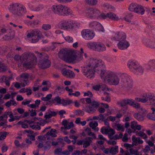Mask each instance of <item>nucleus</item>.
<instances>
[{
    "mask_svg": "<svg viewBox=\"0 0 155 155\" xmlns=\"http://www.w3.org/2000/svg\"><path fill=\"white\" fill-rule=\"evenodd\" d=\"M22 58H37L33 53L30 52H25L22 55ZM14 58H21V56L15 55Z\"/></svg>",
    "mask_w": 155,
    "mask_h": 155,
    "instance_id": "nucleus-22",
    "label": "nucleus"
},
{
    "mask_svg": "<svg viewBox=\"0 0 155 155\" xmlns=\"http://www.w3.org/2000/svg\"><path fill=\"white\" fill-rule=\"evenodd\" d=\"M106 116V114H104V115L102 114H100L98 116H95L93 117L94 119H99L102 121H104V124L106 125H107V119L105 118V116Z\"/></svg>",
    "mask_w": 155,
    "mask_h": 155,
    "instance_id": "nucleus-34",
    "label": "nucleus"
},
{
    "mask_svg": "<svg viewBox=\"0 0 155 155\" xmlns=\"http://www.w3.org/2000/svg\"><path fill=\"white\" fill-rule=\"evenodd\" d=\"M8 133L6 131L0 132V140L5 139Z\"/></svg>",
    "mask_w": 155,
    "mask_h": 155,
    "instance_id": "nucleus-48",
    "label": "nucleus"
},
{
    "mask_svg": "<svg viewBox=\"0 0 155 155\" xmlns=\"http://www.w3.org/2000/svg\"><path fill=\"white\" fill-rule=\"evenodd\" d=\"M127 66L130 71L136 75H141L144 73V68L135 60L131 59L128 61Z\"/></svg>",
    "mask_w": 155,
    "mask_h": 155,
    "instance_id": "nucleus-2",
    "label": "nucleus"
},
{
    "mask_svg": "<svg viewBox=\"0 0 155 155\" xmlns=\"http://www.w3.org/2000/svg\"><path fill=\"white\" fill-rule=\"evenodd\" d=\"M148 101L150 104H154L155 103V96L150 94Z\"/></svg>",
    "mask_w": 155,
    "mask_h": 155,
    "instance_id": "nucleus-46",
    "label": "nucleus"
},
{
    "mask_svg": "<svg viewBox=\"0 0 155 155\" xmlns=\"http://www.w3.org/2000/svg\"><path fill=\"white\" fill-rule=\"evenodd\" d=\"M145 70L148 72L155 73V59L150 60L147 64H144Z\"/></svg>",
    "mask_w": 155,
    "mask_h": 155,
    "instance_id": "nucleus-15",
    "label": "nucleus"
},
{
    "mask_svg": "<svg viewBox=\"0 0 155 155\" xmlns=\"http://www.w3.org/2000/svg\"><path fill=\"white\" fill-rule=\"evenodd\" d=\"M61 99L58 96H56L54 98H52L51 100V102L53 104L56 103L60 104Z\"/></svg>",
    "mask_w": 155,
    "mask_h": 155,
    "instance_id": "nucleus-37",
    "label": "nucleus"
},
{
    "mask_svg": "<svg viewBox=\"0 0 155 155\" xmlns=\"http://www.w3.org/2000/svg\"><path fill=\"white\" fill-rule=\"evenodd\" d=\"M107 18L114 21H117L119 19L118 17L115 14L112 12L107 13Z\"/></svg>",
    "mask_w": 155,
    "mask_h": 155,
    "instance_id": "nucleus-31",
    "label": "nucleus"
},
{
    "mask_svg": "<svg viewBox=\"0 0 155 155\" xmlns=\"http://www.w3.org/2000/svg\"><path fill=\"white\" fill-rule=\"evenodd\" d=\"M132 140L133 141V144L136 146L143 143V141L141 140L140 137H136L134 135L132 136Z\"/></svg>",
    "mask_w": 155,
    "mask_h": 155,
    "instance_id": "nucleus-27",
    "label": "nucleus"
},
{
    "mask_svg": "<svg viewBox=\"0 0 155 155\" xmlns=\"http://www.w3.org/2000/svg\"><path fill=\"white\" fill-rule=\"evenodd\" d=\"M121 80L120 85L124 90L129 91L131 89L133 86V80L129 75L124 73H120Z\"/></svg>",
    "mask_w": 155,
    "mask_h": 155,
    "instance_id": "nucleus-5",
    "label": "nucleus"
},
{
    "mask_svg": "<svg viewBox=\"0 0 155 155\" xmlns=\"http://www.w3.org/2000/svg\"><path fill=\"white\" fill-rule=\"evenodd\" d=\"M7 69V67L3 64L0 62V72L5 71Z\"/></svg>",
    "mask_w": 155,
    "mask_h": 155,
    "instance_id": "nucleus-56",
    "label": "nucleus"
},
{
    "mask_svg": "<svg viewBox=\"0 0 155 155\" xmlns=\"http://www.w3.org/2000/svg\"><path fill=\"white\" fill-rule=\"evenodd\" d=\"M14 143L15 145L17 147H24L26 144L24 143H23L22 144H20L18 140H16L14 142Z\"/></svg>",
    "mask_w": 155,
    "mask_h": 155,
    "instance_id": "nucleus-55",
    "label": "nucleus"
},
{
    "mask_svg": "<svg viewBox=\"0 0 155 155\" xmlns=\"http://www.w3.org/2000/svg\"><path fill=\"white\" fill-rule=\"evenodd\" d=\"M61 72L64 76L68 78H73L75 76L74 72L69 69L63 68L61 70Z\"/></svg>",
    "mask_w": 155,
    "mask_h": 155,
    "instance_id": "nucleus-20",
    "label": "nucleus"
},
{
    "mask_svg": "<svg viewBox=\"0 0 155 155\" xmlns=\"http://www.w3.org/2000/svg\"><path fill=\"white\" fill-rule=\"evenodd\" d=\"M38 65L40 68L42 69H45L50 66L51 62L48 59H41L39 61Z\"/></svg>",
    "mask_w": 155,
    "mask_h": 155,
    "instance_id": "nucleus-19",
    "label": "nucleus"
},
{
    "mask_svg": "<svg viewBox=\"0 0 155 155\" xmlns=\"http://www.w3.org/2000/svg\"><path fill=\"white\" fill-rule=\"evenodd\" d=\"M43 6L42 5H40L34 8L32 10L35 12H39L43 9Z\"/></svg>",
    "mask_w": 155,
    "mask_h": 155,
    "instance_id": "nucleus-53",
    "label": "nucleus"
},
{
    "mask_svg": "<svg viewBox=\"0 0 155 155\" xmlns=\"http://www.w3.org/2000/svg\"><path fill=\"white\" fill-rule=\"evenodd\" d=\"M51 25L48 24H44L42 26V28L45 30H47L51 28Z\"/></svg>",
    "mask_w": 155,
    "mask_h": 155,
    "instance_id": "nucleus-61",
    "label": "nucleus"
},
{
    "mask_svg": "<svg viewBox=\"0 0 155 155\" xmlns=\"http://www.w3.org/2000/svg\"><path fill=\"white\" fill-rule=\"evenodd\" d=\"M51 9L53 14L60 16H68L72 13V11L68 7L61 4L53 5Z\"/></svg>",
    "mask_w": 155,
    "mask_h": 155,
    "instance_id": "nucleus-3",
    "label": "nucleus"
},
{
    "mask_svg": "<svg viewBox=\"0 0 155 155\" xmlns=\"http://www.w3.org/2000/svg\"><path fill=\"white\" fill-rule=\"evenodd\" d=\"M103 64L104 62L100 59H89L84 66L81 67L82 73L88 78H93L94 77L95 69Z\"/></svg>",
    "mask_w": 155,
    "mask_h": 155,
    "instance_id": "nucleus-1",
    "label": "nucleus"
},
{
    "mask_svg": "<svg viewBox=\"0 0 155 155\" xmlns=\"http://www.w3.org/2000/svg\"><path fill=\"white\" fill-rule=\"evenodd\" d=\"M93 139H94L92 137H87L82 140H79L77 142V144L79 145L83 144V147L84 148H86L90 145Z\"/></svg>",
    "mask_w": 155,
    "mask_h": 155,
    "instance_id": "nucleus-17",
    "label": "nucleus"
},
{
    "mask_svg": "<svg viewBox=\"0 0 155 155\" xmlns=\"http://www.w3.org/2000/svg\"><path fill=\"white\" fill-rule=\"evenodd\" d=\"M85 131L89 136H93L92 137L94 138V139H96V136L94 133L91 132V129L89 127L86 128L85 129Z\"/></svg>",
    "mask_w": 155,
    "mask_h": 155,
    "instance_id": "nucleus-36",
    "label": "nucleus"
},
{
    "mask_svg": "<svg viewBox=\"0 0 155 155\" xmlns=\"http://www.w3.org/2000/svg\"><path fill=\"white\" fill-rule=\"evenodd\" d=\"M87 46L89 49L98 52H102L106 49L105 45L99 42L90 41L87 44Z\"/></svg>",
    "mask_w": 155,
    "mask_h": 155,
    "instance_id": "nucleus-9",
    "label": "nucleus"
},
{
    "mask_svg": "<svg viewBox=\"0 0 155 155\" xmlns=\"http://www.w3.org/2000/svg\"><path fill=\"white\" fill-rule=\"evenodd\" d=\"M72 102V101L70 100H66L64 99L61 100L60 104H62L63 106H65L68 105L70 104Z\"/></svg>",
    "mask_w": 155,
    "mask_h": 155,
    "instance_id": "nucleus-43",
    "label": "nucleus"
},
{
    "mask_svg": "<svg viewBox=\"0 0 155 155\" xmlns=\"http://www.w3.org/2000/svg\"><path fill=\"white\" fill-rule=\"evenodd\" d=\"M149 94H142V97L141 98L142 100H144L143 101L144 102H142L143 103L148 102L149 99Z\"/></svg>",
    "mask_w": 155,
    "mask_h": 155,
    "instance_id": "nucleus-42",
    "label": "nucleus"
},
{
    "mask_svg": "<svg viewBox=\"0 0 155 155\" xmlns=\"http://www.w3.org/2000/svg\"><path fill=\"white\" fill-rule=\"evenodd\" d=\"M126 35L125 33L118 32L112 39L119 41V42L117 44L118 48L120 50H124L126 49L130 45L129 42L126 40Z\"/></svg>",
    "mask_w": 155,
    "mask_h": 155,
    "instance_id": "nucleus-4",
    "label": "nucleus"
},
{
    "mask_svg": "<svg viewBox=\"0 0 155 155\" xmlns=\"http://www.w3.org/2000/svg\"><path fill=\"white\" fill-rule=\"evenodd\" d=\"M109 151L110 153L112 154H115L118 152V147L116 146L115 147H112L110 150L107 148V154H108Z\"/></svg>",
    "mask_w": 155,
    "mask_h": 155,
    "instance_id": "nucleus-33",
    "label": "nucleus"
},
{
    "mask_svg": "<svg viewBox=\"0 0 155 155\" xmlns=\"http://www.w3.org/2000/svg\"><path fill=\"white\" fill-rule=\"evenodd\" d=\"M51 141L48 140L47 141L44 146V149L45 150H49L51 146Z\"/></svg>",
    "mask_w": 155,
    "mask_h": 155,
    "instance_id": "nucleus-44",
    "label": "nucleus"
},
{
    "mask_svg": "<svg viewBox=\"0 0 155 155\" xmlns=\"http://www.w3.org/2000/svg\"><path fill=\"white\" fill-rule=\"evenodd\" d=\"M64 61L71 64L81 63L82 60L81 59H62Z\"/></svg>",
    "mask_w": 155,
    "mask_h": 155,
    "instance_id": "nucleus-24",
    "label": "nucleus"
},
{
    "mask_svg": "<svg viewBox=\"0 0 155 155\" xmlns=\"http://www.w3.org/2000/svg\"><path fill=\"white\" fill-rule=\"evenodd\" d=\"M62 123L63 125L66 129H70L74 126V124L72 122L68 123L67 120H63Z\"/></svg>",
    "mask_w": 155,
    "mask_h": 155,
    "instance_id": "nucleus-29",
    "label": "nucleus"
},
{
    "mask_svg": "<svg viewBox=\"0 0 155 155\" xmlns=\"http://www.w3.org/2000/svg\"><path fill=\"white\" fill-rule=\"evenodd\" d=\"M98 125L97 122H91L90 124V126L95 131H98L99 130V129L98 127H96Z\"/></svg>",
    "mask_w": 155,
    "mask_h": 155,
    "instance_id": "nucleus-38",
    "label": "nucleus"
},
{
    "mask_svg": "<svg viewBox=\"0 0 155 155\" xmlns=\"http://www.w3.org/2000/svg\"><path fill=\"white\" fill-rule=\"evenodd\" d=\"M52 96L51 94H48L45 97H41V99L44 101H47L51 98Z\"/></svg>",
    "mask_w": 155,
    "mask_h": 155,
    "instance_id": "nucleus-54",
    "label": "nucleus"
},
{
    "mask_svg": "<svg viewBox=\"0 0 155 155\" xmlns=\"http://www.w3.org/2000/svg\"><path fill=\"white\" fill-rule=\"evenodd\" d=\"M62 149L59 148L55 149L54 151L55 154L58 155H62Z\"/></svg>",
    "mask_w": 155,
    "mask_h": 155,
    "instance_id": "nucleus-59",
    "label": "nucleus"
},
{
    "mask_svg": "<svg viewBox=\"0 0 155 155\" xmlns=\"http://www.w3.org/2000/svg\"><path fill=\"white\" fill-rule=\"evenodd\" d=\"M81 51H78V52L80 53L79 54L78 53V56H80V57H78V58H82L83 55L85 58H87V55L86 53H84L83 50L82 48H81Z\"/></svg>",
    "mask_w": 155,
    "mask_h": 155,
    "instance_id": "nucleus-47",
    "label": "nucleus"
},
{
    "mask_svg": "<svg viewBox=\"0 0 155 155\" xmlns=\"http://www.w3.org/2000/svg\"><path fill=\"white\" fill-rule=\"evenodd\" d=\"M12 35L11 34L9 35H5V36L4 37H3V38L5 40H8L10 39L11 38L12 36H14V31H12Z\"/></svg>",
    "mask_w": 155,
    "mask_h": 155,
    "instance_id": "nucleus-62",
    "label": "nucleus"
},
{
    "mask_svg": "<svg viewBox=\"0 0 155 155\" xmlns=\"http://www.w3.org/2000/svg\"><path fill=\"white\" fill-rule=\"evenodd\" d=\"M28 122L30 124V127L32 129L36 130H39L41 129L40 124L39 122L34 123L32 124V121L31 120H28Z\"/></svg>",
    "mask_w": 155,
    "mask_h": 155,
    "instance_id": "nucleus-28",
    "label": "nucleus"
},
{
    "mask_svg": "<svg viewBox=\"0 0 155 155\" xmlns=\"http://www.w3.org/2000/svg\"><path fill=\"white\" fill-rule=\"evenodd\" d=\"M99 105L98 102L94 101L91 103L90 105L86 106L84 108V110L88 113H92L96 110Z\"/></svg>",
    "mask_w": 155,
    "mask_h": 155,
    "instance_id": "nucleus-18",
    "label": "nucleus"
},
{
    "mask_svg": "<svg viewBox=\"0 0 155 155\" xmlns=\"http://www.w3.org/2000/svg\"><path fill=\"white\" fill-rule=\"evenodd\" d=\"M120 73H116L111 71H107V83L110 85L116 86L120 83L119 77L121 78L119 75Z\"/></svg>",
    "mask_w": 155,
    "mask_h": 155,
    "instance_id": "nucleus-8",
    "label": "nucleus"
},
{
    "mask_svg": "<svg viewBox=\"0 0 155 155\" xmlns=\"http://www.w3.org/2000/svg\"><path fill=\"white\" fill-rule=\"evenodd\" d=\"M135 11V13L141 15H143L145 12V10L142 6L140 5H137L136 7Z\"/></svg>",
    "mask_w": 155,
    "mask_h": 155,
    "instance_id": "nucleus-32",
    "label": "nucleus"
},
{
    "mask_svg": "<svg viewBox=\"0 0 155 155\" xmlns=\"http://www.w3.org/2000/svg\"><path fill=\"white\" fill-rule=\"evenodd\" d=\"M7 114H8L10 118L8 119V121L10 122L13 121L15 120V119L14 118L13 114L12 112L11 111L7 112Z\"/></svg>",
    "mask_w": 155,
    "mask_h": 155,
    "instance_id": "nucleus-51",
    "label": "nucleus"
},
{
    "mask_svg": "<svg viewBox=\"0 0 155 155\" xmlns=\"http://www.w3.org/2000/svg\"><path fill=\"white\" fill-rule=\"evenodd\" d=\"M56 131V130L55 129H51L50 131H48L45 135L46 138L48 140H49L50 138V137H56L57 136Z\"/></svg>",
    "mask_w": 155,
    "mask_h": 155,
    "instance_id": "nucleus-25",
    "label": "nucleus"
},
{
    "mask_svg": "<svg viewBox=\"0 0 155 155\" xmlns=\"http://www.w3.org/2000/svg\"><path fill=\"white\" fill-rule=\"evenodd\" d=\"M15 101L14 100H11L5 104V105L7 107H9L12 105L15 106L16 105Z\"/></svg>",
    "mask_w": 155,
    "mask_h": 155,
    "instance_id": "nucleus-41",
    "label": "nucleus"
},
{
    "mask_svg": "<svg viewBox=\"0 0 155 155\" xmlns=\"http://www.w3.org/2000/svg\"><path fill=\"white\" fill-rule=\"evenodd\" d=\"M100 89L102 93L104 94H107L106 86L105 84L101 85Z\"/></svg>",
    "mask_w": 155,
    "mask_h": 155,
    "instance_id": "nucleus-50",
    "label": "nucleus"
},
{
    "mask_svg": "<svg viewBox=\"0 0 155 155\" xmlns=\"http://www.w3.org/2000/svg\"><path fill=\"white\" fill-rule=\"evenodd\" d=\"M143 43L147 46L152 48H155V44L154 42L149 40H145L143 41Z\"/></svg>",
    "mask_w": 155,
    "mask_h": 155,
    "instance_id": "nucleus-30",
    "label": "nucleus"
},
{
    "mask_svg": "<svg viewBox=\"0 0 155 155\" xmlns=\"http://www.w3.org/2000/svg\"><path fill=\"white\" fill-rule=\"evenodd\" d=\"M41 32L39 31H32L28 33L27 36L28 38H32L30 40L31 43H35L41 38Z\"/></svg>",
    "mask_w": 155,
    "mask_h": 155,
    "instance_id": "nucleus-12",
    "label": "nucleus"
},
{
    "mask_svg": "<svg viewBox=\"0 0 155 155\" xmlns=\"http://www.w3.org/2000/svg\"><path fill=\"white\" fill-rule=\"evenodd\" d=\"M100 75L102 81L104 82H106L107 78V72L106 70L101 69Z\"/></svg>",
    "mask_w": 155,
    "mask_h": 155,
    "instance_id": "nucleus-35",
    "label": "nucleus"
},
{
    "mask_svg": "<svg viewBox=\"0 0 155 155\" xmlns=\"http://www.w3.org/2000/svg\"><path fill=\"white\" fill-rule=\"evenodd\" d=\"M131 154H134V155H139V153L137 150H134L133 148H131L129 150Z\"/></svg>",
    "mask_w": 155,
    "mask_h": 155,
    "instance_id": "nucleus-57",
    "label": "nucleus"
},
{
    "mask_svg": "<svg viewBox=\"0 0 155 155\" xmlns=\"http://www.w3.org/2000/svg\"><path fill=\"white\" fill-rule=\"evenodd\" d=\"M136 7V6L134 4L132 3L130 5L128 9L131 12H135Z\"/></svg>",
    "mask_w": 155,
    "mask_h": 155,
    "instance_id": "nucleus-58",
    "label": "nucleus"
},
{
    "mask_svg": "<svg viewBox=\"0 0 155 155\" xmlns=\"http://www.w3.org/2000/svg\"><path fill=\"white\" fill-rule=\"evenodd\" d=\"M89 27L91 28L98 31L104 32V29L103 26L99 22L93 21L91 22L89 25Z\"/></svg>",
    "mask_w": 155,
    "mask_h": 155,
    "instance_id": "nucleus-16",
    "label": "nucleus"
},
{
    "mask_svg": "<svg viewBox=\"0 0 155 155\" xmlns=\"http://www.w3.org/2000/svg\"><path fill=\"white\" fill-rule=\"evenodd\" d=\"M107 18V15L104 13H101L100 11V14L97 19H104Z\"/></svg>",
    "mask_w": 155,
    "mask_h": 155,
    "instance_id": "nucleus-52",
    "label": "nucleus"
},
{
    "mask_svg": "<svg viewBox=\"0 0 155 155\" xmlns=\"http://www.w3.org/2000/svg\"><path fill=\"white\" fill-rule=\"evenodd\" d=\"M137 135L143 139H146L147 138V135L143 132L140 131L137 134Z\"/></svg>",
    "mask_w": 155,
    "mask_h": 155,
    "instance_id": "nucleus-49",
    "label": "nucleus"
},
{
    "mask_svg": "<svg viewBox=\"0 0 155 155\" xmlns=\"http://www.w3.org/2000/svg\"><path fill=\"white\" fill-rule=\"evenodd\" d=\"M12 76L7 77L5 76H3L0 77V81L1 82H4L6 85L9 86L10 85L9 80L12 79Z\"/></svg>",
    "mask_w": 155,
    "mask_h": 155,
    "instance_id": "nucleus-26",
    "label": "nucleus"
},
{
    "mask_svg": "<svg viewBox=\"0 0 155 155\" xmlns=\"http://www.w3.org/2000/svg\"><path fill=\"white\" fill-rule=\"evenodd\" d=\"M25 7L22 5L15 3L13 5L12 12L15 16H21L26 12Z\"/></svg>",
    "mask_w": 155,
    "mask_h": 155,
    "instance_id": "nucleus-11",
    "label": "nucleus"
},
{
    "mask_svg": "<svg viewBox=\"0 0 155 155\" xmlns=\"http://www.w3.org/2000/svg\"><path fill=\"white\" fill-rule=\"evenodd\" d=\"M86 1L88 4L93 5L96 4L97 2V0H86Z\"/></svg>",
    "mask_w": 155,
    "mask_h": 155,
    "instance_id": "nucleus-60",
    "label": "nucleus"
},
{
    "mask_svg": "<svg viewBox=\"0 0 155 155\" xmlns=\"http://www.w3.org/2000/svg\"><path fill=\"white\" fill-rule=\"evenodd\" d=\"M134 117L137 119L138 121H142L144 119V117L141 114L137 113H136L134 114Z\"/></svg>",
    "mask_w": 155,
    "mask_h": 155,
    "instance_id": "nucleus-40",
    "label": "nucleus"
},
{
    "mask_svg": "<svg viewBox=\"0 0 155 155\" xmlns=\"http://www.w3.org/2000/svg\"><path fill=\"white\" fill-rule=\"evenodd\" d=\"M113 126L118 131H124V126L120 124H115L114 126Z\"/></svg>",
    "mask_w": 155,
    "mask_h": 155,
    "instance_id": "nucleus-39",
    "label": "nucleus"
},
{
    "mask_svg": "<svg viewBox=\"0 0 155 155\" xmlns=\"http://www.w3.org/2000/svg\"><path fill=\"white\" fill-rule=\"evenodd\" d=\"M79 52L75 50L68 49L65 48L61 50L59 53L63 55V58H78V54Z\"/></svg>",
    "mask_w": 155,
    "mask_h": 155,
    "instance_id": "nucleus-10",
    "label": "nucleus"
},
{
    "mask_svg": "<svg viewBox=\"0 0 155 155\" xmlns=\"http://www.w3.org/2000/svg\"><path fill=\"white\" fill-rule=\"evenodd\" d=\"M153 114V113H149L147 114V117L149 119L155 121V116Z\"/></svg>",
    "mask_w": 155,
    "mask_h": 155,
    "instance_id": "nucleus-64",
    "label": "nucleus"
},
{
    "mask_svg": "<svg viewBox=\"0 0 155 155\" xmlns=\"http://www.w3.org/2000/svg\"><path fill=\"white\" fill-rule=\"evenodd\" d=\"M37 53H38L37 55L39 58H48V54L45 52L39 53L37 52Z\"/></svg>",
    "mask_w": 155,
    "mask_h": 155,
    "instance_id": "nucleus-45",
    "label": "nucleus"
},
{
    "mask_svg": "<svg viewBox=\"0 0 155 155\" xmlns=\"http://www.w3.org/2000/svg\"><path fill=\"white\" fill-rule=\"evenodd\" d=\"M87 16L91 19L97 18L100 14V11L97 9L90 8L86 11Z\"/></svg>",
    "mask_w": 155,
    "mask_h": 155,
    "instance_id": "nucleus-13",
    "label": "nucleus"
},
{
    "mask_svg": "<svg viewBox=\"0 0 155 155\" xmlns=\"http://www.w3.org/2000/svg\"><path fill=\"white\" fill-rule=\"evenodd\" d=\"M80 25L77 22L70 19L61 21L59 24V28L62 29L70 30L78 28Z\"/></svg>",
    "mask_w": 155,
    "mask_h": 155,
    "instance_id": "nucleus-6",
    "label": "nucleus"
},
{
    "mask_svg": "<svg viewBox=\"0 0 155 155\" xmlns=\"http://www.w3.org/2000/svg\"><path fill=\"white\" fill-rule=\"evenodd\" d=\"M20 78L25 79H21L20 81L21 86L24 87L28 85V74L27 73H23L20 75Z\"/></svg>",
    "mask_w": 155,
    "mask_h": 155,
    "instance_id": "nucleus-21",
    "label": "nucleus"
},
{
    "mask_svg": "<svg viewBox=\"0 0 155 155\" xmlns=\"http://www.w3.org/2000/svg\"><path fill=\"white\" fill-rule=\"evenodd\" d=\"M81 34L82 37L87 40L92 39L95 36L94 31L89 29L83 30L81 32Z\"/></svg>",
    "mask_w": 155,
    "mask_h": 155,
    "instance_id": "nucleus-14",
    "label": "nucleus"
},
{
    "mask_svg": "<svg viewBox=\"0 0 155 155\" xmlns=\"http://www.w3.org/2000/svg\"><path fill=\"white\" fill-rule=\"evenodd\" d=\"M37 59H14L15 62L18 66H22L27 69L33 67L36 63Z\"/></svg>",
    "mask_w": 155,
    "mask_h": 155,
    "instance_id": "nucleus-7",
    "label": "nucleus"
},
{
    "mask_svg": "<svg viewBox=\"0 0 155 155\" xmlns=\"http://www.w3.org/2000/svg\"><path fill=\"white\" fill-rule=\"evenodd\" d=\"M134 100L131 99H127L122 100L120 103V104L121 107H124L128 104L132 106L134 104Z\"/></svg>",
    "mask_w": 155,
    "mask_h": 155,
    "instance_id": "nucleus-23",
    "label": "nucleus"
},
{
    "mask_svg": "<svg viewBox=\"0 0 155 155\" xmlns=\"http://www.w3.org/2000/svg\"><path fill=\"white\" fill-rule=\"evenodd\" d=\"M40 23V21L38 19L32 21L30 23L31 26L34 27L35 26L38 25Z\"/></svg>",
    "mask_w": 155,
    "mask_h": 155,
    "instance_id": "nucleus-63",
    "label": "nucleus"
}]
</instances>
